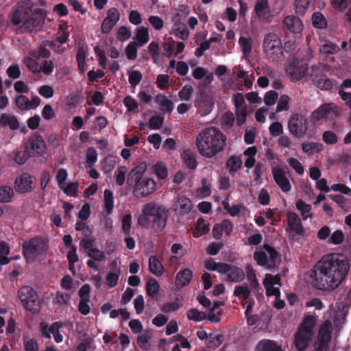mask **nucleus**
<instances>
[{
    "mask_svg": "<svg viewBox=\"0 0 351 351\" xmlns=\"http://www.w3.org/2000/svg\"><path fill=\"white\" fill-rule=\"evenodd\" d=\"M289 166L293 168L298 174L302 175L304 173V169L301 162L295 158H290L287 160Z\"/></svg>",
    "mask_w": 351,
    "mask_h": 351,
    "instance_id": "nucleus-63",
    "label": "nucleus"
},
{
    "mask_svg": "<svg viewBox=\"0 0 351 351\" xmlns=\"http://www.w3.org/2000/svg\"><path fill=\"white\" fill-rule=\"evenodd\" d=\"M45 12L43 9L37 8L27 17L21 29L22 32H38L42 29L45 21Z\"/></svg>",
    "mask_w": 351,
    "mask_h": 351,
    "instance_id": "nucleus-9",
    "label": "nucleus"
},
{
    "mask_svg": "<svg viewBox=\"0 0 351 351\" xmlns=\"http://www.w3.org/2000/svg\"><path fill=\"white\" fill-rule=\"evenodd\" d=\"M149 270L156 276H161L164 273V267L156 256L152 255L149 258Z\"/></svg>",
    "mask_w": 351,
    "mask_h": 351,
    "instance_id": "nucleus-30",
    "label": "nucleus"
},
{
    "mask_svg": "<svg viewBox=\"0 0 351 351\" xmlns=\"http://www.w3.org/2000/svg\"><path fill=\"white\" fill-rule=\"evenodd\" d=\"M263 48L267 58L273 61L278 60L282 56L281 40L274 33H268L265 35Z\"/></svg>",
    "mask_w": 351,
    "mask_h": 351,
    "instance_id": "nucleus-6",
    "label": "nucleus"
},
{
    "mask_svg": "<svg viewBox=\"0 0 351 351\" xmlns=\"http://www.w3.org/2000/svg\"><path fill=\"white\" fill-rule=\"evenodd\" d=\"M287 225L285 231L287 232H293V234L289 236V239L294 240L295 236H304V229L302 224V221L299 216L293 212H289L287 214Z\"/></svg>",
    "mask_w": 351,
    "mask_h": 351,
    "instance_id": "nucleus-14",
    "label": "nucleus"
},
{
    "mask_svg": "<svg viewBox=\"0 0 351 351\" xmlns=\"http://www.w3.org/2000/svg\"><path fill=\"white\" fill-rule=\"evenodd\" d=\"M350 268V261L343 255L328 254L316 263L305 280L318 290L333 291L346 280Z\"/></svg>",
    "mask_w": 351,
    "mask_h": 351,
    "instance_id": "nucleus-1",
    "label": "nucleus"
},
{
    "mask_svg": "<svg viewBox=\"0 0 351 351\" xmlns=\"http://www.w3.org/2000/svg\"><path fill=\"white\" fill-rule=\"evenodd\" d=\"M226 136L215 127H210L202 131L195 139L198 152L206 158H212L223 150Z\"/></svg>",
    "mask_w": 351,
    "mask_h": 351,
    "instance_id": "nucleus-2",
    "label": "nucleus"
},
{
    "mask_svg": "<svg viewBox=\"0 0 351 351\" xmlns=\"http://www.w3.org/2000/svg\"><path fill=\"white\" fill-rule=\"evenodd\" d=\"M14 195L12 189L6 185L0 186V203H8Z\"/></svg>",
    "mask_w": 351,
    "mask_h": 351,
    "instance_id": "nucleus-40",
    "label": "nucleus"
},
{
    "mask_svg": "<svg viewBox=\"0 0 351 351\" xmlns=\"http://www.w3.org/2000/svg\"><path fill=\"white\" fill-rule=\"evenodd\" d=\"M71 300L70 294L67 293L57 292L54 298V302L59 305H67Z\"/></svg>",
    "mask_w": 351,
    "mask_h": 351,
    "instance_id": "nucleus-59",
    "label": "nucleus"
},
{
    "mask_svg": "<svg viewBox=\"0 0 351 351\" xmlns=\"http://www.w3.org/2000/svg\"><path fill=\"white\" fill-rule=\"evenodd\" d=\"M160 285L155 278H152L147 282L146 292L149 296L155 297L158 293Z\"/></svg>",
    "mask_w": 351,
    "mask_h": 351,
    "instance_id": "nucleus-39",
    "label": "nucleus"
},
{
    "mask_svg": "<svg viewBox=\"0 0 351 351\" xmlns=\"http://www.w3.org/2000/svg\"><path fill=\"white\" fill-rule=\"evenodd\" d=\"M18 297L23 306L31 313L40 311V302L36 291L30 286H23L18 291Z\"/></svg>",
    "mask_w": 351,
    "mask_h": 351,
    "instance_id": "nucleus-5",
    "label": "nucleus"
},
{
    "mask_svg": "<svg viewBox=\"0 0 351 351\" xmlns=\"http://www.w3.org/2000/svg\"><path fill=\"white\" fill-rule=\"evenodd\" d=\"M25 148L32 156H42L46 152L47 146L42 136L35 133L29 138Z\"/></svg>",
    "mask_w": 351,
    "mask_h": 351,
    "instance_id": "nucleus-11",
    "label": "nucleus"
},
{
    "mask_svg": "<svg viewBox=\"0 0 351 351\" xmlns=\"http://www.w3.org/2000/svg\"><path fill=\"white\" fill-rule=\"evenodd\" d=\"M147 204L144 205L142 209V213L138 217V223L140 226L147 228L150 223V215H147Z\"/></svg>",
    "mask_w": 351,
    "mask_h": 351,
    "instance_id": "nucleus-58",
    "label": "nucleus"
},
{
    "mask_svg": "<svg viewBox=\"0 0 351 351\" xmlns=\"http://www.w3.org/2000/svg\"><path fill=\"white\" fill-rule=\"evenodd\" d=\"M35 180L28 173H23L15 180L16 190L21 193L30 192L34 189Z\"/></svg>",
    "mask_w": 351,
    "mask_h": 351,
    "instance_id": "nucleus-16",
    "label": "nucleus"
},
{
    "mask_svg": "<svg viewBox=\"0 0 351 351\" xmlns=\"http://www.w3.org/2000/svg\"><path fill=\"white\" fill-rule=\"evenodd\" d=\"M175 204L182 215L188 214L193 208L191 199L184 195H178Z\"/></svg>",
    "mask_w": 351,
    "mask_h": 351,
    "instance_id": "nucleus-26",
    "label": "nucleus"
},
{
    "mask_svg": "<svg viewBox=\"0 0 351 351\" xmlns=\"http://www.w3.org/2000/svg\"><path fill=\"white\" fill-rule=\"evenodd\" d=\"M254 12L259 19H267L270 12L268 0H257L254 6Z\"/></svg>",
    "mask_w": 351,
    "mask_h": 351,
    "instance_id": "nucleus-25",
    "label": "nucleus"
},
{
    "mask_svg": "<svg viewBox=\"0 0 351 351\" xmlns=\"http://www.w3.org/2000/svg\"><path fill=\"white\" fill-rule=\"evenodd\" d=\"M150 335L148 334L140 335L137 337L138 346L145 350H148L150 348L149 339Z\"/></svg>",
    "mask_w": 351,
    "mask_h": 351,
    "instance_id": "nucleus-55",
    "label": "nucleus"
},
{
    "mask_svg": "<svg viewBox=\"0 0 351 351\" xmlns=\"http://www.w3.org/2000/svg\"><path fill=\"white\" fill-rule=\"evenodd\" d=\"M193 277V271L185 268L179 271L176 277V283L178 286L185 287L188 285Z\"/></svg>",
    "mask_w": 351,
    "mask_h": 351,
    "instance_id": "nucleus-27",
    "label": "nucleus"
},
{
    "mask_svg": "<svg viewBox=\"0 0 351 351\" xmlns=\"http://www.w3.org/2000/svg\"><path fill=\"white\" fill-rule=\"evenodd\" d=\"M241 165L242 161L239 156H232L228 159L226 166L228 172L230 174H234L235 172L239 171Z\"/></svg>",
    "mask_w": 351,
    "mask_h": 351,
    "instance_id": "nucleus-33",
    "label": "nucleus"
},
{
    "mask_svg": "<svg viewBox=\"0 0 351 351\" xmlns=\"http://www.w3.org/2000/svg\"><path fill=\"white\" fill-rule=\"evenodd\" d=\"M15 104L21 110H29V107H27L29 104V99L23 95L16 96L15 99Z\"/></svg>",
    "mask_w": 351,
    "mask_h": 351,
    "instance_id": "nucleus-56",
    "label": "nucleus"
},
{
    "mask_svg": "<svg viewBox=\"0 0 351 351\" xmlns=\"http://www.w3.org/2000/svg\"><path fill=\"white\" fill-rule=\"evenodd\" d=\"M227 266L225 268L227 280L232 282H241L245 279V275L241 268L228 263Z\"/></svg>",
    "mask_w": 351,
    "mask_h": 351,
    "instance_id": "nucleus-19",
    "label": "nucleus"
},
{
    "mask_svg": "<svg viewBox=\"0 0 351 351\" xmlns=\"http://www.w3.org/2000/svg\"><path fill=\"white\" fill-rule=\"evenodd\" d=\"M263 248L269 254L268 264L267 267L269 269H271L276 266V263L279 260L280 255L278 252L269 244H264Z\"/></svg>",
    "mask_w": 351,
    "mask_h": 351,
    "instance_id": "nucleus-31",
    "label": "nucleus"
},
{
    "mask_svg": "<svg viewBox=\"0 0 351 351\" xmlns=\"http://www.w3.org/2000/svg\"><path fill=\"white\" fill-rule=\"evenodd\" d=\"M314 325V317L311 315H307L304 318L298 330H301L304 333H311L313 335V328Z\"/></svg>",
    "mask_w": 351,
    "mask_h": 351,
    "instance_id": "nucleus-37",
    "label": "nucleus"
},
{
    "mask_svg": "<svg viewBox=\"0 0 351 351\" xmlns=\"http://www.w3.org/2000/svg\"><path fill=\"white\" fill-rule=\"evenodd\" d=\"M32 3L30 0H25L21 5L14 9L10 14L9 19L12 24L19 25L24 22L32 12Z\"/></svg>",
    "mask_w": 351,
    "mask_h": 351,
    "instance_id": "nucleus-10",
    "label": "nucleus"
},
{
    "mask_svg": "<svg viewBox=\"0 0 351 351\" xmlns=\"http://www.w3.org/2000/svg\"><path fill=\"white\" fill-rule=\"evenodd\" d=\"M204 266L208 271H217L221 274H225V268L228 267L226 263L215 262L212 258L206 260Z\"/></svg>",
    "mask_w": 351,
    "mask_h": 351,
    "instance_id": "nucleus-29",
    "label": "nucleus"
},
{
    "mask_svg": "<svg viewBox=\"0 0 351 351\" xmlns=\"http://www.w3.org/2000/svg\"><path fill=\"white\" fill-rule=\"evenodd\" d=\"M323 150V145L320 143H308L302 144V151L304 153L320 152Z\"/></svg>",
    "mask_w": 351,
    "mask_h": 351,
    "instance_id": "nucleus-46",
    "label": "nucleus"
},
{
    "mask_svg": "<svg viewBox=\"0 0 351 351\" xmlns=\"http://www.w3.org/2000/svg\"><path fill=\"white\" fill-rule=\"evenodd\" d=\"M193 88L190 85H185L178 93V97L182 101H189L191 97Z\"/></svg>",
    "mask_w": 351,
    "mask_h": 351,
    "instance_id": "nucleus-60",
    "label": "nucleus"
},
{
    "mask_svg": "<svg viewBox=\"0 0 351 351\" xmlns=\"http://www.w3.org/2000/svg\"><path fill=\"white\" fill-rule=\"evenodd\" d=\"M23 345L25 351H39L38 343L34 339L24 337Z\"/></svg>",
    "mask_w": 351,
    "mask_h": 351,
    "instance_id": "nucleus-52",
    "label": "nucleus"
},
{
    "mask_svg": "<svg viewBox=\"0 0 351 351\" xmlns=\"http://www.w3.org/2000/svg\"><path fill=\"white\" fill-rule=\"evenodd\" d=\"M313 335L298 330L294 335V345L298 351L305 350L311 343Z\"/></svg>",
    "mask_w": 351,
    "mask_h": 351,
    "instance_id": "nucleus-20",
    "label": "nucleus"
},
{
    "mask_svg": "<svg viewBox=\"0 0 351 351\" xmlns=\"http://www.w3.org/2000/svg\"><path fill=\"white\" fill-rule=\"evenodd\" d=\"M289 97L287 95H281L276 106V112H282L289 110Z\"/></svg>",
    "mask_w": 351,
    "mask_h": 351,
    "instance_id": "nucleus-61",
    "label": "nucleus"
},
{
    "mask_svg": "<svg viewBox=\"0 0 351 351\" xmlns=\"http://www.w3.org/2000/svg\"><path fill=\"white\" fill-rule=\"evenodd\" d=\"M164 122V118L160 115H155L152 117L149 121V126L152 130L160 129Z\"/></svg>",
    "mask_w": 351,
    "mask_h": 351,
    "instance_id": "nucleus-62",
    "label": "nucleus"
},
{
    "mask_svg": "<svg viewBox=\"0 0 351 351\" xmlns=\"http://www.w3.org/2000/svg\"><path fill=\"white\" fill-rule=\"evenodd\" d=\"M0 126L8 127L11 130H16L19 128L20 124L15 115L2 113L0 116Z\"/></svg>",
    "mask_w": 351,
    "mask_h": 351,
    "instance_id": "nucleus-22",
    "label": "nucleus"
},
{
    "mask_svg": "<svg viewBox=\"0 0 351 351\" xmlns=\"http://www.w3.org/2000/svg\"><path fill=\"white\" fill-rule=\"evenodd\" d=\"M147 169V163L141 162L138 165L134 167L129 173L127 178V184L129 186H133L144 178L143 174Z\"/></svg>",
    "mask_w": 351,
    "mask_h": 351,
    "instance_id": "nucleus-18",
    "label": "nucleus"
},
{
    "mask_svg": "<svg viewBox=\"0 0 351 351\" xmlns=\"http://www.w3.org/2000/svg\"><path fill=\"white\" fill-rule=\"evenodd\" d=\"M308 64L297 58L291 60L287 66V73L292 80H300L307 73Z\"/></svg>",
    "mask_w": 351,
    "mask_h": 351,
    "instance_id": "nucleus-12",
    "label": "nucleus"
},
{
    "mask_svg": "<svg viewBox=\"0 0 351 351\" xmlns=\"http://www.w3.org/2000/svg\"><path fill=\"white\" fill-rule=\"evenodd\" d=\"M234 295L245 300L249 298L250 291L247 286L238 285L234 288Z\"/></svg>",
    "mask_w": 351,
    "mask_h": 351,
    "instance_id": "nucleus-45",
    "label": "nucleus"
},
{
    "mask_svg": "<svg viewBox=\"0 0 351 351\" xmlns=\"http://www.w3.org/2000/svg\"><path fill=\"white\" fill-rule=\"evenodd\" d=\"M136 39L139 46H143L149 40L148 29L143 26L138 27L136 33Z\"/></svg>",
    "mask_w": 351,
    "mask_h": 351,
    "instance_id": "nucleus-36",
    "label": "nucleus"
},
{
    "mask_svg": "<svg viewBox=\"0 0 351 351\" xmlns=\"http://www.w3.org/2000/svg\"><path fill=\"white\" fill-rule=\"evenodd\" d=\"M272 174L275 182L282 191L287 193L291 189V183L286 176L285 171L282 169L277 167L273 168Z\"/></svg>",
    "mask_w": 351,
    "mask_h": 351,
    "instance_id": "nucleus-17",
    "label": "nucleus"
},
{
    "mask_svg": "<svg viewBox=\"0 0 351 351\" xmlns=\"http://www.w3.org/2000/svg\"><path fill=\"white\" fill-rule=\"evenodd\" d=\"M339 46L330 41H326L322 45V51L326 53L335 54L339 52Z\"/></svg>",
    "mask_w": 351,
    "mask_h": 351,
    "instance_id": "nucleus-64",
    "label": "nucleus"
},
{
    "mask_svg": "<svg viewBox=\"0 0 351 351\" xmlns=\"http://www.w3.org/2000/svg\"><path fill=\"white\" fill-rule=\"evenodd\" d=\"M239 43L244 55H248L251 53L252 49V43L250 38L240 37Z\"/></svg>",
    "mask_w": 351,
    "mask_h": 351,
    "instance_id": "nucleus-49",
    "label": "nucleus"
},
{
    "mask_svg": "<svg viewBox=\"0 0 351 351\" xmlns=\"http://www.w3.org/2000/svg\"><path fill=\"white\" fill-rule=\"evenodd\" d=\"M187 318L189 320L201 322L206 318V314L204 312L199 311L197 308H191L187 312Z\"/></svg>",
    "mask_w": 351,
    "mask_h": 351,
    "instance_id": "nucleus-43",
    "label": "nucleus"
},
{
    "mask_svg": "<svg viewBox=\"0 0 351 351\" xmlns=\"http://www.w3.org/2000/svg\"><path fill=\"white\" fill-rule=\"evenodd\" d=\"M254 258L257 264L261 266H266L268 264V256L264 251H256L254 253Z\"/></svg>",
    "mask_w": 351,
    "mask_h": 351,
    "instance_id": "nucleus-51",
    "label": "nucleus"
},
{
    "mask_svg": "<svg viewBox=\"0 0 351 351\" xmlns=\"http://www.w3.org/2000/svg\"><path fill=\"white\" fill-rule=\"evenodd\" d=\"M127 168L125 166H120L115 172L116 183L119 186H122L125 180V173Z\"/></svg>",
    "mask_w": 351,
    "mask_h": 351,
    "instance_id": "nucleus-57",
    "label": "nucleus"
},
{
    "mask_svg": "<svg viewBox=\"0 0 351 351\" xmlns=\"http://www.w3.org/2000/svg\"><path fill=\"white\" fill-rule=\"evenodd\" d=\"M332 327L330 322L326 321L320 327L317 340L330 343L332 337Z\"/></svg>",
    "mask_w": 351,
    "mask_h": 351,
    "instance_id": "nucleus-28",
    "label": "nucleus"
},
{
    "mask_svg": "<svg viewBox=\"0 0 351 351\" xmlns=\"http://www.w3.org/2000/svg\"><path fill=\"white\" fill-rule=\"evenodd\" d=\"M312 23L315 28L325 29L327 27V21L319 12H316L312 15Z\"/></svg>",
    "mask_w": 351,
    "mask_h": 351,
    "instance_id": "nucleus-41",
    "label": "nucleus"
},
{
    "mask_svg": "<svg viewBox=\"0 0 351 351\" xmlns=\"http://www.w3.org/2000/svg\"><path fill=\"white\" fill-rule=\"evenodd\" d=\"M341 112L339 108L334 103H325L313 110L311 114V119L313 123L323 120H334L339 117Z\"/></svg>",
    "mask_w": 351,
    "mask_h": 351,
    "instance_id": "nucleus-7",
    "label": "nucleus"
},
{
    "mask_svg": "<svg viewBox=\"0 0 351 351\" xmlns=\"http://www.w3.org/2000/svg\"><path fill=\"white\" fill-rule=\"evenodd\" d=\"M181 158L183 163L191 170L196 169L197 162L196 159V154L190 149H184L181 153Z\"/></svg>",
    "mask_w": 351,
    "mask_h": 351,
    "instance_id": "nucleus-23",
    "label": "nucleus"
},
{
    "mask_svg": "<svg viewBox=\"0 0 351 351\" xmlns=\"http://www.w3.org/2000/svg\"><path fill=\"white\" fill-rule=\"evenodd\" d=\"M104 209L108 215L112 213L114 208L113 193L109 189H106L104 193Z\"/></svg>",
    "mask_w": 351,
    "mask_h": 351,
    "instance_id": "nucleus-38",
    "label": "nucleus"
},
{
    "mask_svg": "<svg viewBox=\"0 0 351 351\" xmlns=\"http://www.w3.org/2000/svg\"><path fill=\"white\" fill-rule=\"evenodd\" d=\"M128 80L132 86L135 87L142 80V74L138 71H128Z\"/></svg>",
    "mask_w": 351,
    "mask_h": 351,
    "instance_id": "nucleus-50",
    "label": "nucleus"
},
{
    "mask_svg": "<svg viewBox=\"0 0 351 351\" xmlns=\"http://www.w3.org/2000/svg\"><path fill=\"white\" fill-rule=\"evenodd\" d=\"M96 239L95 238H88L85 237L80 242V250L86 252V253L95 250L93 245L95 243Z\"/></svg>",
    "mask_w": 351,
    "mask_h": 351,
    "instance_id": "nucleus-44",
    "label": "nucleus"
},
{
    "mask_svg": "<svg viewBox=\"0 0 351 351\" xmlns=\"http://www.w3.org/2000/svg\"><path fill=\"white\" fill-rule=\"evenodd\" d=\"M288 129L295 137H303L308 130V120L300 112H293L288 121Z\"/></svg>",
    "mask_w": 351,
    "mask_h": 351,
    "instance_id": "nucleus-8",
    "label": "nucleus"
},
{
    "mask_svg": "<svg viewBox=\"0 0 351 351\" xmlns=\"http://www.w3.org/2000/svg\"><path fill=\"white\" fill-rule=\"evenodd\" d=\"M296 208L298 210H299L301 212V214L303 216L302 218L304 220H306L308 218L313 217L312 214H307L305 215L306 213H308L311 211V206L310 204H306L302 199L297 201Z\"/></svg>",
    "mask_w": 351,
    "mask_h": 351,
    "instance_id": "nucleus-42",
    "label": "nucleus"
},
{
    "mask_svg": "<svg viewBox=\"0 0 351 351\" xmlns=\"http://www.w3.org/2000/svg\"><path fill=\"white\" fill-rule=\"evenodd\" d=\"M209 230V224L205 223V221L203 218H198L196 221L195 231L193 232V237L198 238L203 234H207Z\"/></svg>",
    "mask_w": 351,
    "mask_h": 351,
    "instance_id": "nucleus-34",
    "label": "nucleus"
},
{
    "mask_svg": "<svg viewBox=\"0 0 351 351\" xmlns=\"http://www.w3.org/2000/svg\"><path fill=\"white\" fill-rule=\"evenodd\" d=\"M285 27L291 33H300L303 29V23L298 16L289 15L283 20Z\"/></svg>",
    "mask_w": 351,
    "mask_h": 351,
    "instance_id": "nucleus-21",
    "label": "nucleus"
},
{
    "mask_svg": "<svg viewBox=\"0 0 351 351\" xmlns=\"http://www.w3.org/2000/svg\"><path fill=\"white\" fill-rule=\"evenodd\" d=\"M133 193L137 198L145 197L156 190V182L152 178H144L133 185Z\"/></svg>",
    "mask_w": 351,
    "mask_h": 351,
    "instance_id": "nucleus-13",
    "label": "nucleus"
},
{
    "mask_svg": "<svg viewBox=\"0 0 351 351\" xmlns=\"http://www.w3.org/2000/svg\"><path fill=\"white\" fill-rule=\"evenodd\" d=\"M47 250L46 243L39 237L25 241L22 244L23 255L28 263L34 262L39 256L45 254Z\"/></svg>",
    "mask_w": 351,
    "mask_h": 351,
    "instance_id": "nucleus-3",
    "label": "nucleus"
},
{
    "mask_svg": "<svg viewBox=\"0 0 351 351\" xmlns=\"http://www.w3.org/2000/svg\"><path fill=\"white\" fill-rule=\"evenodd\" d=\"M147 215L152 217V228L156 232H162L167 225L169 209L163 204L151 202L147 203Z\"/></svg>",
    "mask_w": 351,
    "mask_h": 351,
    "instance_id": "nucleus-4",
    "label": "nucleus"
},
{
    "mask_svg": "<svg viewBox=\"0 0 351 351\" xmlns=\"http://www.w3.org/2000/svg\"><path fill=\"white\" fill-rule=\"evenodd\" d=\"M310 5V0H294L293 7L298 16H303L306 14Z\"/></svg>",
    "mask_w": 351,
    "mask_h": 351,
    "instance_id": "nucleus-35",
    "label": "nucleus"
},
{
    "mask_svg": "<svg viewBox=\"0 0 351 351\" xmlns=\"http://www.w3.org/2000/svg\"><path fill=\"white\" fill-rule=\"evenodd\" d=\"M155 102L160 106L163 112L171 113L173 111V103L165 95H157L155 97Z\"/></svg>",
    "mask_w": 351,
    "mask_h": 351,
    "instance_id": "nucleus-32",
    "label": "nucleus"
},
{
    "mask_svg": "<svg viewBox=\"0 0 351 351\" xmlns=\"http://www.w3.org/2000/svg\"><path fill=\"white\" fill-rule=\"evenodd\" d=\"M311 78L314 84L322 90H330L332 87V81L324 73L322 69L317 66L312 68Z\"/></svg>",
    "mask_w": 351,
    "mask_h": 351,
    "instance_id": "nucleus-15",
    "label": "nucleus"
},
{
    "mask_svg": "<svg viewBox=\"0 0 351 351\" xmlns=\"http://www.w3.org/2000/svg\"><path fill=\"white\" fill-rule=\"evenodd\" d=\"M255 351H284L280 346L270 339H263L256 346Z\"/></svg>",
    "mask_w": 351,
    "mask_h": 351,
    "instance_id": "nucleus-24",
    "label": "nucleus"
},
{
    "mask_svg": "<svg viewBox=\"0 0 351 351\" xmlns=\"http://www.w3.org/2000/svg\"><path fill=\"white\" fill-rule=\"evenodd\" d=\"M138 44L134 41L130 42L125 48V55L129 60H135L137 57Z\"/></svg>",
    "mask_w": 351,
    "mask_h": 351,
    "instance_id": "nucleus-48",
    "label": "nucleus"
},
{
    "mask_svg": "<svg viewBox=\"0 0 351 351\" xmlns=\"http://www.w3.org/2000/svg\"><path fill=\"white\" fill-rule=\"evenodd\" d=\"M214 104L208 97H204L198 102V106L200 108H204L202 114H207L213 110Z\"/></svg>",
    "mask_w": 351,
    "mask_h": 351,
    "instance_id": "nucleus-47",
    "label": "nucleus"
},
{
    "mask_svg": "<svg viewBox=\"0 0 351 351\" xmlns=\"http://www.w3.org/2000/svg\"><path fill=\"white\" fill-rule=\"evenodd\" d=\"M223 341V335L211 334L208 341L207 346L210 348H218Z\"/></svg>",
    "mask_w": 351,
    "mask_h": 351,
    "instance_id": "nucleus-53",
    "label": "nucleus"
},
{
    "mask_svg": "<svg viewBox=\"0 0 351 351\" xmlns=\"http://www.w3.org/2000/svg\"><path fill=\"white\" fill-rule=\"evenodd\" d=\"M322 140L326 144L334 145L337 143L338 137L332 131L327 130L323 133Z\"/></svg>",
    "mask_w": 351,
    "mask_h": 351,
    "instance_id": "nucleus-54",
    "label": "nucleus"
}]
</instances>
